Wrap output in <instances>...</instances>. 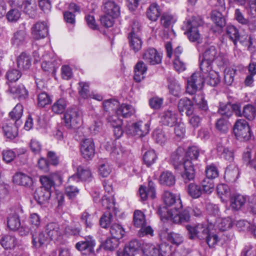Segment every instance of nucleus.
I'll return each instance as SVG.
<instances>
[{"instance_id":"nucleus-1","label":"nucleus","mask_w":256,"mask_h":256,"mask_svg":"<svg viewBox=\"0 0 256 256\" xmlns=\"http://www.w3.org/2000/svg\"><path fill=\"white\" fill-rule=\"evenodd\" d=\"M204 80L202 72H194L188 79L186 92L190 94H194L192 98L194 102L198 108L203 111L208 109L206 101L204 100L202 89Z\"/></svg>"},{"instance_id":"nucleus-2","label":"nucleus","mask_w":256,"mask_h":256,"mask_svg":"<svg viewBox=\"0 0 256 256\" xmlns=\"http://www.w3.org/2000/svg\"><path fill=\"white\" fill-rule=\"evenodd\" d=\"M158 213L162 219L170 220L176 224L186 222L190 220L189 210L186 208L183 210L182 206L179 208V206L170 209L165 206H160Z\"/></svg>"},{"instance_id":"nucleus-3","label":"nucleus","mask_w":256,"mask_h":256,"mask_svg":"<svg viewBox=\"0 0 256 256\" xmlns=\"http://www.w3.org/2000/svg\"><path fill=\"white\" fill-rule=\"evenodd\" d=\"M226 61L225 54L220 52L214 46L207 48L204 54L203 58L200 64V70L208 72L207 69L210 68L212 63L215 62L218 66H223Z\"/></svg>"},{"instance_id":"nucleus-4","label":"nucleus","mask_w":256,"mask_h":256,"mask_svg":"<svg viewBox=\"0 0 256 256\" xmlns=\"http://www.w3.org/2000/svg\"><path fill=\"white\" fill-rule=\"evenodd\" d=\"M204 22L199 17H192L190 19L184 22L183 26L186 30L184 34H186L190 41L200 43L202 42L200 28L203 25Z\"/></svg>"},{"instance_id":"nucleus-5","label":"nucleus","mask_w":256,"mask_h":256,"mask_svg":"<svg viewBox=\"0 0 256 256\" xmlns=\"http://www.w3.org/2000/svg\"><path fill=\"white\" fill-rule=\"evenodd\" d=\"M233 130L238 140H248L251 138L252 132L248 124L244 119H239L236 122Z\"/></svg>"},{"instance_id":"nucleus-6","label":"nucleus","mask_w":256,"mask_h":256,"mask_svg":"<svg viewBox=\"0 0 256 256\" xmlns=\"http://www.w3.org/2000/svg\"><path fill=\"white\" fill-rule=\"evenodd\" d=\"M140 28L138 22H134L130 32L128 35L130 48L134 52L139 51L142 47V42L140 37Z\"/></svg>"},{"instance_id":"nucleus-7","label":"nucleus","mask_w":256,"mask_h":256,"mask_svg":"<svg viewBox=\"0 0 256 256\" xmlns=\"http://www.w3.org/2000/svg\"><path fill=\"white\" fill-rule=\"evenodd\" d=\"M82 112L76 108L68 109L64 114V122L69 128L80 125L82 122Z\"/></svg>"},{"instance_id":"nucleus-8","label":"nucleus","mask_w":256,"mask_h":256,"mask_svg":"<svg viewBox=\"0 0 256 256\" xmlns=\"http://www.w3.org/2000/svg\"><path fill=\"white\" fill-rule=\"evenodd\" d=\"M186 228L191 239L197 238L200 240H204L209 232L208 227L202 224L193 226L188 225Z\"/></svg>"},{"instance_id":"nucleus-9","label":"nucleus","mask_w":256,"mask_h":256,"mask_svg":"<svg viewBox=\"0 0 256 256\" xmlns=\"http://www.w3.org/2000/svg\"><path fill=\"white\" fill-rule=\"evenodd\" d=\"M96 241L90 236H86L80 241L78 242L75 245V248L80 252H86L92 254L94 252V247Z\"/></svg>"},{"instance_id":"nucleus-10","label":"nucleus","mask_w":256,"mask_h":256,"mask_svg":"<svg viewBox=\"0 0 256 256\" xmlns=\"http://www.w3.org/2000/svg\"><path fill=\"white\" fill-rule=\"evenodd\" d=\"M142 58L146 62L154 65L161 62L162 56L155 48H150L144 50Z\"/></svg>"},{"instance_id":"nucleus-11","label":"nucleus","mask_w":256,"mask_h":256,"mask_svg":"<svg viewBox=\"0 0 256 256\" xmlns=\"http://www.w3.org/2000/svg\"><path fill=\"white\" fill-rule=\"evenodd\" d=\"M81 152L84 158L91 160L95 154V146L92 138H86L81 142Z\"/></svg>"},{"instance_id":"nucleus-12","label":"nucleus","mask_w":256,"mask_h":256,"mask_svg":"<svg viewBox=\"0 0 256 256\" xmlns=\"http://www.w3.org/2000/svg\"><path fill=\"white\" fill-rule=\"evenodd\" d=\"M20 30L14 34L11 40L12 45L16 47H19L24 45L26 40V32L25 24H20Z\"/></svg>"},{"instance_id":"nucleus-13","label":"nucleus","mask_w":256,"mask_h":256,"mask_svg":"<svg viewBox=\"0 0 256 256\" xmlns=\"http://www.w3.org/2000/svg\"><path fill=\"white\" fill-rule=\"evenodd\" d=\"M182 166L184 171L181 174V176L184 182L186 184L193 180L195 177V170L194 164L191 160H186L183 164Z\"/></svg>"},{"instance_id":"nucleus-14","label":"nucleus","mask_w":256,"mask_h":256,"mask_svg":"<svg viewBox=\"0 0 256 256\" xmlns=\"http://www.w3.org/2000/svg\"><path fill=\"white\" fill-rule=\"evenodd\" d=\"M45 232L48 239L52 240H58L62 236V231L60 225L56 222L48 224L45 228Z\"/></svg>"},{"instance_id":"nucleus-15","label":"nucleus","mask_w":256,"mask_h":256,"mask_svg":"<svg viewBox=\"0 0 256 256\" xmlns=\"http://www.w3.org/2000/svg\"><path fill=\"white\" fill-rule=\"evenodd\" d=\"M194 104L198 106L193 100L192 102L187 98H184L180 100L178 102V110L182 114L184 112L187 116H190L194 111L193 107Z\"/></svg>"},{"instance_id":"nucleus-16","label":"nucleus","mask_w":256,"mask_h":256,"mask_svg":"<svg viewBox=\"0 0 256 256\" xmlns=\"http://www.w3.org/2000/svg\"><path fill=\"white\" fill-rule=\"evenodd\" d=\"M160 237L162 240H167L172 244L178 246L183 242V237L180 234L170 232L166 231H161L159 234Z\"/></svg>"},{"instance_id":"nucleus-17","label":"nucleus","mask_w":256,"mask_h":256,"mask_svg":"<svg viewBox=\"0 0 256 256\" xmlns=\"http://www.w3.org/2000/svg\"><path fill=\"white\" fill-rule=\"evenodd\" d=\"M32 34L35 39L46 37L48 34V28L45 22H38L32 28Z\"/></svg>"},{"instance_id":"nucleus-18","label":"nucleus","mask_w":256,"mask_h":256,"mask_svg":"<svg viewBox=\"0 0 256 256\" xmlns=\"http://www.w3.org/2000/svg\"><path fill=\"white\" fill-rule=\"evenodd\" d=\"M207 70L208 72H204L203 70H200L204 81H206L208 84L212 86H216L220 82L218 73L212 69V66H210V68L209 70L207 69Z\"/></svg>"},{"instance_id":"nucleus-19","label":"nucleus","mask_w":256,"mask_h":256,"mask_svg":"<svg viewBox=\"0 0 256 256\" xmlns=\"http://www.w3.org/2000/svg\"><path fill=\"white\" fill-rule=\"evenodd\" d=\"M32 244L36 248H39L44 244L48 240L47 235L42 231H38L36 229L31 230Z\"/></svg>"},{"instance_id":"nucleus-20","label":"nucleus","mask_w":256,"mask_h":256,"mask_svg":"<svg viewBox=\"0 0 256 256\" xmlns=\"http://www.w3.org/2000/svg\"><path fill=\"white\" fill-rule=\"evenodd\" d=\"M149 124H143L142 122H138L134 123L130 126L131 133L138 137H142L146 134L149 132Z\"/></svg>"},{"instance_id":"nucleus-21","label":"nucleus","mask_w":256,"mask_h":256,"mask_svg":"<svg viewBox=\"0 0 256 256\" xmlns=\"http://www.w3.org/2000/svg\"><path fill=\"white\" fill-rule=\"evenodd\" d=\"M75 182H78V178L76 176H72L69 178L65 190L66 196L70 199L74 198L79 194V190L73 185Z\"/></svg>"},{"instance_id":"nucleus-22","label":"nucleus","mask_w":256,"mask_h":256,"mask_svg":"<svg viewBox=\"0 0 256 256\" xmlns=\"http://www.w3.org/2000/svg\"><path fill=\"white\" fill-rule=\"evenodd\" d=\"M162 198L166 206H171L176 204V206H179V208L182 206L179 194L176 195L170 192L166 191L162 194Z\"/></svg>"},{"instance_id":"nucleus-23","label":"nucleus","mask_w":256,"mask_h":256,"mask_svg":"<svg viewBox=\"0 0 256 256\" xmlns=\"http://www.w3.org/2000/svg\"><path fill=\"white\" fill-rule=\"evenodd\" d=\"M139 193L142 200H146L148 198H154L156 196L154 184L152 181H149L148 187L141 186L139 188Z\"/></svg>"},{"instance_id":"nucleus-24","label":"nucleus","mask_w":256,"mask_h":256,"mask_svg":"<svg viewBox=\"0 0 256 256\" xmlns=\"http://www.w3.org/2000/svg\"><path fill=\"white\" fill-rule=\"evenodd\" d=\"M161 122L162 124L172 126L177 122V116L176 112L171 110H164L161 114Z\"/></svg>"},{"instance_id":"nucleus-25","label":"nucleus","mask_w":256,"mask_h":256,"mask_svg":"<svg viewBox=\"0 0 256 256\" xmlns=\"http://www.w3.org/2000/svg\"><path fill=\"white\" fill-rule=\"evenodd\" d=\"M104 187L106 192L110 196H104L102 199V204L105 208L110 209L114 206L113 202H111V200H113L112 194L113 192V188L112 184L110 182L106 181H104Z\"/></svg>"},{"instance_id":"nucleus-26","label":"nucleus","mask_w":256,"mask_h":256,"mask_svg":"<svg viewBox=\"0 0 256 256\" xmlns=\"http://www.w3.org/2000/svg\"><path fill=\"white\" fill-rule=\"evenodd\" d=\"M8 91L11 94L14 98L23 100L28 96V92L24 85L11 86L9 85Z\"/></svg>"},{"instance_id":"nucleus-27","label":"nucleus","mask_w":256,"mask_h":256,"mask_svg":"<svg viewBox=\"0 0 256 256\" xmlns=\"http://www.w3.org/2000/svg\"><path fill=\"white\" fill-rule=\"evenodd\" d=\"M103 10L105 14L113 17H118L120 14V6L112 0H108L104 4Z\"/></svg>"},{"instance_id":"nucleus-28","label":"nucleus","mask_w":256,"mask_h":256,"mask_svg":"<svg viewBox=\"0 0 256 256\" xmlns=\"http://www.w3.org/2000/svg\"><path fill=\"white\" fill-rule=\"evenodd\" d=\"M239 176V170L235 165L228 166L225 171L224 178L229 182H235Z\"/></svg>"},{"instance_id":"nucleus-29","label":"nucleus","mask_w":256,"mask_h":256,"mask_svg":"<svg viewBox=\"0 0 256 256\" xmlns=\"http://www.w3.org/2000/svg\"><path fill=\"white\" fill-rule=\"evenodd\" d=\"M217 152L220 156L226 160L232 162L234 158L233 150L218 143L216 147Z\"/></svg>"},{"instance_id":"nucleus-30","label":"nucleus","mask_w":256,"mask_h":256,"mask_svg":"<svg viewBox=\"0 0 256 256\" xmlns=\"http://www.w3.org/2000/svg\"><path fill=\"white\" fill-rule=\"evenodd\" d=\"M51 196V191L46 190L44 188H37L34 193V198L40 204H43L47 202Z\"/></svg>"},{"instance_id":"nucleus-31","label":"nucleus","mask_w":256,"mask_h":256,"mask_svg":"<svg viewBox=\"0 0 256 256\" xmlns=\"http://www.w3.org/2000/svg\"><path fill=\"white\" fill-rule=\"evenodd\" d=\"M148 70L147 66L142 61L138 62L134 68V80L136 82H140L144 78V74Z\"/></svg>"},{"instance_id":"nucleus-32","label":"nucleus","mask_w":256,"mask_h":256,"mask_svg":"<svg viewBox=\"0 0 256 256\" xmlns=\"http://www.w3.org/2000/svg\"><path fill=\"white\" fill-rule=\"evenodd\" d=\"M134 109L132 106L123 104L120 106H118V108L116 111V114L117 116L128 118L134 114Z\"/></svg>"},{"instance_id":"nucleus-33","label":"nucleus","mask_w":256,"mask_h":256,"mask_svg":"<svg viewBox=\"0 0 256 256\" xmlns=\"http://www.w3.org/2000/svg\"><path fill=\"white\" fill-rule=\"evenodd\" d=\"M22 6L24 12L28 14L30 18L35 16L36 10V0H25Z\"/></svg>"},{"instance_id":"nucleus-34","label":"nucleus","mask_w":256,"mask_h":256,"mask_svg":"<svg viewBox=\"0 0 256 256\" xmlns=\"http://www.w3.org/2000/svg\"><path fill=\"white\" fill-rule=\"evenodd\" d=\"M23 114V106L21 104H17L12 110L9 113L11 119L14 121L16 125H20L22 122L20 120Z\"/></svg>"},{"instance_id":"nucleus-35","label":"nucleus","mask_w":256,"mask_h":256,"mask_svg":"<svg viewBox=\"0 0 256 256\" xmlns=\"http://www.w3.org/2000/svg\"><path fill=\"white\" fill-rule=\"evenodd\" d=\"M12 123H6L2 126L4 136L8 138L13 139L18 135V126Z\"/></svg>"},{"instance_id":"nucleus-36","label":"nucleus","mask_w":256,"mask_h":256,"mask_svg":"<svg viewBox=\"0 0 256 256\" xmlns=\"http://www.w3.org/2000/svg\"><path fill=\"white\" fill-rule=\"evenodd\" d=\"M160 182L161 184L170 186L174 184L176 182L175 176L169 171L162 172L160 177Z\"/></svg>"},{"instance_id":"nucleus-37","label":"nucleus","mask_w":256,"mask_h":256,"mask_svg":"<svg viewBox=\"0 0 256 256\" xmlns=\"http://www.w3.org/2000/svg\"><path fill=\"white\" fill-rule=\"evenodd\" d=\"M59 64L55 59L52 58L50 60L46 58L42 64V68L44 71L54 74Z\"/></svg>"},{"instance_id":"nucleus-38","label":"nucleus","mask_w":256,"mask_h":256,"mask_svg":"<svg viewBox=\"0 0 256 256\" xmlns=\"http://www.w3.org/2000/svg\"><path fill=\"white\" fill-rule=\"evenodd\" d=\"M226 34L228 38L233 42L235 46L236 45L238 40L242 42V40H240L239 30L235 26L233 25L227 26Z\"/></svg>"},{"instance_id":"nucleus-39","label":"nucleus","mask_w":256,"mask_h":256,"mask_svg":"<svg viewBox=\"0 0 256 256\" xmlns=\"http://www.w3.org/2000/svg\"><path fill=\"white\" fill-rule=\"evenodd\" d=\"M160 14V6L156 3L151 4L146 11L147 18L151 21L157 20Z\"/></svg>"},{"instance_id":"nucleus-40","label":"nucleus","mask_w":256,"mask_h":256,"mask_svg":"<svg viewBox=\"0 0 256 256\" xmlns=\"http://www.w3.org/2000/svg\"><path fill=\"white\" fill-rule=\"evenodd\" d=\"M78 178V182L79 180L84 181H90L92 178V173L89 168L82 166H78L76 174H74Z\"/></svg>"},{"instance_id":"nucleus-41","label":"nucleus","mask_w":256,"mask_h":256,"mask_svg":"<svg viewBox=\"0 0 256 256\" xmlns=\"http://www.w3.org/2000/svg\"><path fill=\"white\" fill-rule=\"evenodd\" d=\"M17 64L20 70L28 69L31 66L30 56L26 53H22L17 58Z\"/></svg>"},{"instance_id":"nucleus-42","label":"nucleus","mask_w":256,"mask_h":256,"mask_svg":"<svg viewBox=\"0 0 256 256\" xmlns=\"http://www.w3.org/2000/svg\"><path fill=\"white\" fill-rule=\"evenodd\" d=\"M13 181L18 185L28 186L32 183V178L24 173L18 172L14 175Z\"/></svg>"},{"instance_id":"nucleus-43","label":"nucleus","mask_w":256,"mask_h":256,"mask_svg":"<svg viewBox=\"0 0 256 256\" xmlns=\"http://www.w3.org/2000/svg\"><path fill=\"white\" fill-rule=\"evenodd\" d=\"M142 250L144 256H160V248L152 244H144Z\"/></svg>"},{"instance_id":"nucleus-44","label":"nucleus","mask_w":256,"mask_h":256,"mask_svg":"<svg viewBox=\"0 0 256 256\" xmlns=\"http://www.w3.org/2000/svg\"><path fill=\"white\" fill-rule=\"evenodd\" d=\"M187 192L193 198H197L200 196L202 193V190L200 186L192 182L188 186Z\"/></svg>"},{"instance_id":"nucleus-45","label":"nucleus","mask_w":256,"mask_h":256,"mask_svg":"<svg viewBox=\"0 0 256 256\" xmlns=\"http://www.w3.org/2000/svg\"><path fill=\"white\" fill-rule=\"evenodd\" d=\"M134 224L137 228L147 225L144 214L140 210H136L134 214Z\"/></svg>"},{"instance_id":"nucleus-46","label":"nucleus","mask_w":256,"mask_h":256,"mask_svg":"<svg viewBox=\"0 0 256 256\" xmlns=\"http://www.w3.org/2000/svg\"><path fill=\"white\" fill-rule=\"evenodd\" d=\"M183 155L184 152L180 148L178 149L172 154L170 160L176 169L182 165Z\"/></svg>"},{"instance_id":"nucleus-47","label":"nucleus","mask_w":256,"mask_h":256,"mask_svg":"<svg viewBox=\"0 0 256 256\" xmlns=\"http://www.w3.org/2000/svg\"><path fill=\"white\" fill-rule=\"evenodd\" d=\"M8 228L12 230H16L20 226V222L18 216L16 214H10L7 218Z\"/></svg>"},{"instance_id":"nucleus-48","label":"nucleus","mask_w":256,"mask_h":256,"mask_svg":"<svg viewBox=\"0 0 256 256\" xmlns=\"http://www.w3.org/2000/svg\"><path fill=\"white\" fill-rule=\"evenodd\" d=\"M1 245L5 249H11L15 247L17 244V240L15 236L6 235L2 237L0 240Z\"/></svg>"},{"instance_id":"nucleus-49","label":"nucleus","mask_w":256,"mask_h":256,"mask_svg":"<svg viewBox=\"0 0 256 256\" xmlns=\"http://www.w3.org/2000/svg\"><path fill=\"white\" fill-rule=\"evenodd\" d=\"M116 146L112 148V154L114 155H121V157L122 160H126L128 157H130L131 154L130 152L126 150L124 148H123L120 143H118L116 142H114Z\"/></svg>"},{"instance_id":"nucleus-50","label":"nucleus","mask_w":256,"mask_h":256,"mask_svg":"<svg viewBox=\"0 0 256 256\" xmlns=\"http://www.w3.org/2000/svg\"><path fill=\"white\" fill-rule=\"evenodd\" d=\"M119 103L118 101L114 100H108L103 102V106L104 110L110 114H115L118 108Z\"/></svg>"},{"instance_id":"nucleus-51","label":"nucleus","mask_w":256,"mask_h":256,"mask_svg":"<svg viewBox=\"0 0 256 256\" xmlns=\"http://www.w3.org/2000/svg\"><path fill=\"white\" fill-rule=\"evenodd\" d=\"M168 88L170 92L175 96H179L181 93V86L174 79L169 78Z\"/></svg>"},{"instance_id":"nucleus-52","label":"nucleus","mask_w":256,"mask_h":256,"mask_svg":"<svg viewBox=\"0 0 256 256\" xmlns=\"http://www.w3.org/2000/svg\"><path fill=\"white\" fill-rule=\"evenodd\" d=\"M110 232L113 238L120 240L124 236L125 232L122 226L118 224H113L110 228Z\"/></svg>"},{"instance_id":"nucleus-53","label":"nucleus","mask_w":256,"mask_h":256,"mask_svg":"<svg viewBox=\"0 0 256 256\" xmlns=\"http://www.w3.org/2000/svg\"><path fill=\"white\" fill-rule=\"evenodd\" d=\"M242 116L248 120H253L256 116V108L250 104L244 106L242 110Z\"/></svg>"},{"instance_id":"nucleus-54","label":"nucleus","mask_w":256,"mask_h":256,"mask_svg":"<svg viewBox=\"0 0 256 256\" xmlns=\"http://www.w3.org/2000/svg\"><path fill=\"white\" fill-rule=\"evenodd\" d=\"M112 168L106 160H102L98 164V174L103 178L107 177L110 174Z\"/></svg>"},{"instance_id":"nucleus-55","label":"nucleus","mask_w":256,"mask_h":256,"mask_svg":"<svg viewBox=\"0 0 256 256\" xmlns=\"http://www.w3.org/2000/svg\"><path fill=\"white\" fill-rule=\"evenodd\" d=\"M176 21V16L168 13L164 14L161 18L162 24L166 28L172 26Z\"/></svg>"},{"instance_id":"nucleus-56","label":"nucleus","mask_w":256,"mask_h":256,"mask_svg":"<svg viewBox=\"0 0 256 256\" xmlns=\"http://www.w3.org/2000/svg\"><path fill=\"white\" fill-rule=\"evenodd\" d=\"M216 226L221 231L230 229L232 226V222L230 218H220L216 222Z\"/></svg>"},{"instance_id":"nucleus-57","label":"nucleus","mask_w":256,"mask_h":256,"mask_svg":"<svg viewBox=\"0 0 256 256\" xmlns=\"http://www.w3.org/2000/svg\"><path fill=\"white\" fill-rule=\"evenodd\" d=\"M246 202V197L240 194H236L232 200L231 206L234 209L238 210L245 204Z\"/></svg>"},{"instance_id":"nucleus-58","label":"nucleus","mask_w":256,"mask_h":256,"mask_svg":"<svg viewBox=\"0 0 256 256\" xmlns=\"http://www.w3.org/2000/svg\"><path fill=\"white\" fill-rule=\"evenodd\" d=\"M202 192L207 194L212 193L214 188V182L212 180L204 178L200 183Z\"/></svg>"},{"instance_id":"nucleus-59","label":"nucleus","mask_w":256,"mask_h":256,"mask_svg":"<svg viewBox=\"0 0 256 256\" xmlns=\"http://www.w3.org/2000/svg\"><path fill=\"white\" fill-rule=\"evenodd\" d=\"M211 18L216 26L222 28L225 25V19L221 12L214 10L212 12Z\"/></svg>"},{"instance_id":"nucleus-60","label":"nucleus","mask_w":256,"mask_h":256,"mask_svg":"<svg viewBox=\"0 0 256 256\" xmlns=\"http://www.w3.org/2000/svg\"><path fill=\"white\" fill-rule=\"evenodd\" d=\"M113 221V216L110 212H106L100 220V226L104 228H108Z\"/></svg>"},{"instance_id":"nucleus-61","label":"nucleus","mask_w":256,"mask_h":256,"mask_svg":"<svg viewBox=\"0 0 256 256\" xmlns=\"http://www.w3.org/2000/svg\"><path fill=\"white\" fill-rule=\"evenodd\" d=\"M66 101L64 98H60L54 103L52 106V110L56 114H62L66 109Z\"/></svg>"},{"instance_id":"nucleus-62","label":"nucleus","mask_w":256,"mask_h":256,"mask_svg":"<svg viewBox=\"0 0 256 256\" xmlns=\"http://www.w3.org/2000/svg\"><path fill=\"white\" fill-rule=\"evenodd\" d=\"M156 158V154L154 150H150L146 152L143 157L144 162L148 166L155 162Z\"/></svg>"},{"instance_id":"nucleus-63","label":"nucleus","mask_w":256,"mask_h":256,"mask_svg":"<svg viewBox=\"0 0 256 256\" xmlns=\"http://www.w3.org/2000/svg\"><path fill=\"white\" fill-rule=\"evenodd\" d=\"M141 246L142 244L140 242L136 240H133L126 246L124 250L135 254V253L140 249Z\"/></svg>"},{"instance_id":"nucleus-64","label":"nucleus","mask_w":256,"mask_h":256,"mask_svg":"<svg viewBox=\"0 0 256 256\" xmlns=\"http://www.w3.org/2000/svg\"><path fill=\"white\" fill-rule=\"evenodd\" d=\"M50 102L51 99L46 92H41L38 95V104L39 106L44 107Z\"/></svg>"}]
</instances>
